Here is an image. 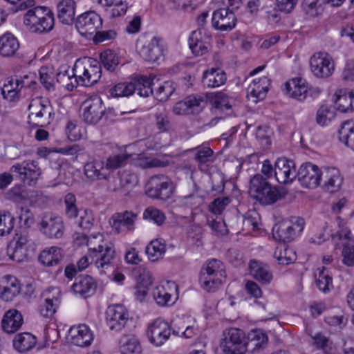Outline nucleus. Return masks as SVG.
<instances>
[{"label":"nucleus","mask_w":354,"mask_h":354,"mask_svg":"<svg viewBox=\"0 0 354 354\" xmlns=\"http://www.w3.org/2000/svg\"><path fill=\"white\" fill-rule=\"evenodd\" d=\"M310 67L313 75L318 78H328L335 71L332 57L326 52H318L310 59Z\"/></svg>","instance_id":"10"},{"label":"nucleus","mask_w":354,"mask_h":354,"mask_svg":"<svg viewBox=\"0 0 354 354\" xmlns=\"http://www.w3.org/2000/svg\"><path fill=\"white\" fill-rule=\"evenodd\" d=\"M212 21L216 29L229 31L234 28L236 19L234 13L229 9L221 8L214 12Z\"/></svg>","instance_id":"23"},{"label":"nucleus","mask_w":354,"mask_h":354,"mask_svg":"<svg viewBox=\"0 0 354 354\" xmlns=\"http://www.w3.org/2000/svg\"><path fill=\"white\" fill-rule=\"evenodd\" d=\"M131 154L127 153L111 155L106 160V169L113 171L122 167L131 160Z\"/></svg>","instance_id":"47"},{"label":"nucleus","mask_w":354,"mask_h":354,"mask_svg":"<svg viewBox=\"0 0 354 354\" xmlns=\"http://www.w3.org/2000/svg\"><path fill=\"white\" fill-rule=\"evenodd\" d=\"M34 0H26L21 3L17 10H28L24 15V24L32 32H44L53 29L54 15L45 6H35Z\"/></svg>","instance_id":"1"},{"label":"nucleus","mask_w":354,"mask_h":354,"mask_svg":"<svg viewBox=\"0 0 354 354\" xmlns=\"http://www.w3.org/2000/svg\"><path fill=\"white\" fill-rule=\"evenodd\" d=\"M175 86L172 82L166 81L159 85L155 92L156 97L159 101H166L174 92Z\"/></svg>","instance_id":"60"},{"label":"nucleus","mask_w":354,"mask_h":354,"mask_svg":"<svg viewBox=\"0 0 354 354\" xmlns=\"http://www.w3.org/2000/svg\"><path fill=\"white\" fill-rule=\"evenodd\" d=\"M223 338L220 342V346L225 354H245V333L237 328H230L225 330Z\"/></svg>","instance_id":"7"},{"label":"nucleus","mask_w":354,"mask_h":354,"mask_svg":"<svg viewBox=\"0 0 354 354\" xmlns=\"http://www.w3.org/2000/svg\"><path fill=\"white\" fill-rule=\"evenodd\" d=\"M274 174L277 180L281 184L292 183L297 174L295 162L286 158H279L277 160Z\"/></svg>","instance_id":"18"},{"label":"nucleus","mask_w":354,"mask_h":354,"mask_svg":"<svg viewBox=\"0 0 354 354\" xmlns=\"http://www.w3.org/2000/svg\"><path fill=\"white\" fill-rule=\"evenodd\" d=\"M165 252V241L162 239L151 241L146 248V253L151 261H156L162 259Z\"/></svg>","instance_id":"44"},{"label":"nucleus","mask_w":354,"mask_h":354,"mask_svg":"<svg viewBox=\"0 0 354 354\" xmlns=\"http://www.w3.org/2000/svg\"><path fill=\"white\" fill-rule=\"evenodd\" d=\"M154 78L155 77L151 78V76L149 77L140 76L133 80V84L136 86V91L140 96L146 97L153 94L152 86L153 85Z\"/></svg>","instance_id":"45"},{"label":"nucleus","mask_w":354,"mask_h":354,"mask_svg":"<svg viewBox=\"0 0 354 354\" xmlns=\"http://www.w3.org/2000/svg\"><path fill=\"white\" fill-rule=\"evenodd\" d=\"M136 283L149 287L153 281L152 273L146 267L141 266L135 270Z\"/></svg>","instance_id":"56"},{"label":"nucleus","mask_w":354,"mask_h":354,"mask_svg":"<svg viewBox=\"0 0 354 354\" xmlns=\"http://www.w3.org/2000/svg\"><path fill=\"white\" fill-rule=\"evenodd\" d=\"M100 60L105 68L113 71L119 64V57L111 50H106L100 54Z\"/></svg>","instance_id":"52"},{"label":"nucleus","mask_w":354,"mask_h":354,"mask_svg":"<svg viewBox=\"0 0 354 354\" xmlns=\"http://www.w3.org/2000/svg\"><path fill=\"white\" fill-rule=\"evenodd\" d=\"M102 19L94 11L86 12L77 17L75 26L78 32L85 37L92 35L102 28Z\"/></svg>","instance_id":"15"},{"label":"nucleus","mask_w":354,"mask_h":354,"mask_svg":"<svg viewBox=\"0 0 354 354\" xmlns=\"http://www.w3.org/2000/svg\"><path fill=\"white\" fill-rule=\"evenodd\" d=\"M14 217L9 212L0 214V236L10 234L14 227Z\"/></svg>","instance_id":"59"},{"label":"nucleus","mask_w":354,"mask_h":354,"mask_svg":"<svg viewBox=\"0 0 354 354\" xmlns=\"http://www.w3.org/2000/svg\"><path fill=\"white\" fill-rule=\"evenodd\" d=\"M106 170L104 162L97 160L87 162L84 168L86 178L91 180H106L109 174Z\"/></svg>","instance_id":"39"},{"label":"nucleus","mask_w":354,"mask_h":354,"mask_svg":"<svg viewBox=\"0 0 354 354\" xmlns=\"http://www.w3.org/2000/svg\"><path fill=\"white\" fill-rule=\"evenodd\" d=\"M76 4L74 0H60L57 5V17L64 24H71L75 19Z\"/></svg>","instance_id":"38"},{"label":"nucleus","mask_w":354,"mask_h":354,"mask_svg":"<svg viewBox=\"0 0 354 354\" xmlns=\"http://www.w3.org/2000/svg\"><path fill=\"white\" fill-rule=\"evenodd\" d=\"M153 299L160 306L167 305L171 299V294L168 292L163 286H156L152 291Z\"/></svg>","instance_id":"61"},{"label":"nucleus","mask_w":354,"mask_h":354,"mask_svg":"<svg viewBox=\"0 0 354 354\" xmlns=\"http://www.w3.org/2000/svg\"><path fill=\"white\" fill-rule=\"evenodd\" d=\"M17 38L10 32L0 35V55L10 57L16 55L19 49Z\"/></svg>","instance_id":"34"},{"label":"nucleus","mask_w":354,"mask_h":354,"mask_svg":"<svg viewBox=\"0 0 354 354\" xmlns=\"http://www.w3.org/2000/svg\"><path fill=\"white\" fill-rule=\"evenodd\" d=\"M174 190L172 181L163 175L152 176L145 187V192L148 196L162 200L169 198Z\"/></svg>","instance_id":"9"},{"label":"nucleus","mask_w":354,"mask_h":354,"mask_svg":"<svg viewBox=\"0 0 354 354\" xmlns=\"http://www.w3.org/2000/svg\"><path fill=\"white\" fill-rule=\"evenodd\" d=\"M39 230L50 239H60L64 233L62 218L53 213L47 212L40 217Z\"/></svg>","instance_id":"11"},{"label":"nucleus","mask_w":354,"mask_h":354,"mask_svg":"<svg viewBox=\"0 0 354 354\" xmlns=\"http://www.w3.org/2000/svg\"><path fill=\"white\" fill-rule=\"evenodd\" d=\"M171 333L169 324L158 318L149 324L147 336L151 344L156 346H161L169 339Z\"/></svg>","instance_id":"13"},{"label":"nucleus","mask_w":354,"mask_h":354,"mask_svg":"<svg viewBox=\"0 0 354 354\" xmlns=\"http://www.w3.org/2000/svg\"><path fill=\"white\" fill-rule=\"evenodd\" d=\"M76 223L78 226L84 230H89L94 225L95 218L93 212L90 209H80Z\"/></svg>","instance_id":"54"},{"label":"nucleus","mask_w":354,"mask_h":354,"mask_svg":"<svg viewBox=\"0 0 354 354\" xmlns=\"http://www.w3.org/2000/svg\"><path fill=\"white\" fill-rule=\"evenodd\" d=\"M35 344V337L29 333H19L13 339V346L21 353L32 349Z\"/></svg>","instance_id":"43"},{"label":"nucleus","mask_w":354,"mask_h":354,"mask_svg":"<svg viewBox=\"0 0 354 354\" xmlns=\"http://www.w3.org/2000/svg\"><path fill=\"white\" fill-rule=\"evenodd\" d=\"M136 218L137 214L130 211L117 212L111 216V225L117 234L130 232L135 228Z\"/></svg>","instance_id":"21"},{"label":"nucleus","mask_w":354,"mask_h":354,"mask_svg":"<svg viewBox=\"0 0 354 354\" xmlns=\"http://www.w3.org/2000/svg\"><path fill=\"white\" fill-rule=\"evenodd\" d=\"M68 336L73 344L80 347L89 346L93 339V333L85 324L71 327Z\"/></svg>","instance_id":"25"},{"label":"nucleus","mask_w":354,"mask_h":354,"mask_svg":"<svg viewBox=\"0 0 354 354\" xmlns=\"http://www.w3.org/2000/svg\"><path fill=\"white\" fill-rule=\"evenodd\" d=\"M59 295L60 291L56 288H51L45 293L44 302L40 306V313L42 316L49 317L55 313L59 304Z\"/></svg>","instance_id":"31"},{"label":"nucleus","mask_w":354,"mask_h":354,"mask_svg":"<svg viewBox=\"0 0 354 354\" xmlns=\"http://www.w3.org/2000/svg\"><path fill=\"white\" fill-rule=\"evenodd\" d=\"M304 221L299 217L292 218L290 221H283L272 228V235L275 240L283 243L294 240L303 231Z\"/></svg>","instance_id":"8"},{"label":"nucleus","mask_w":354,"mask_h":354,"mask_svg":"<svg viewBox=\"0 0 354 354\" xmlns=\"http://www.w3.org/2000/svg\"><path fill=\"white\" fill-rule=\"evenodd\" d=\"M249 194L263 205L273 204L281 198L278 189L272 186L261 174H256L250 179Z\"/></svg>","instance_id":"3"},{"label":"nucleus","mask_w":354,"mask_h":354,"mask_svg":"<svg viewBox=\"0 0 354 354\" xmlns=\"http://www.w3.org/2000/svg\"><path fill=\"white\" fill-rule=\"evenodd\" d=\"M334 97L338 111L342 113L354 111V91L339 89L335 92Z\"/></svg>","instance_id":"37"},{"label":"nucleus","mask_w":354,"mask_h":354,"mask_svg":"<svg viewBox=\"0 0 354 354\" xmlns=\"http://www.w3.org/2000/svg\"><path fill=\"white\" fill-rule=\"evenodd\" d=\"M16 173L18 177L27 183L36 181L41 174L38 164L35 160H26L12 165L10 170Z\"/></svg>","instance_id":"20"},{"label":"nucleus","mask_w":354,"mask_h":354,"mask_svg":"<svg viewBox=\"0 0 354 354\" xmlns=\"http://www.w3.org/2000/svg\"><path fill=\"white\" fill-rule=\"evenodd\" d=\"M246 351L254 353L263 348L268 343V336L261 330H252L245 337Z\"/></svg>","instance_id":"36"},{"label":"nucleus","mask_w":354,"mask_h":354,"mask_svg":"<svg viewBox=\"0 0 354 354\" xmlns=\"http://www.w3.org/2000/svg\"><path fill=\"white\" fill-rule=\"evenodd\" d=\"M122 347L124 354H139L141 352L138 339L133 336L128 337Z\"/></svg>","instance_id":"64"},{"label":"nucleus","mask_w":354,"mask_h":354,"mask_svg":"<svg viewBox=\"0 0 354 354\" xmlns=\"http://www.w3.org/2000/svg\"><path fill=\"white\" fill-rule=\"evenodd\" d=\"M337 221L339 230L336 233V236H338L339 239H346L354 241V236L351 234L348 221L342 219L341 217L338 216L337 218Z\"/></svg>","instance_id":"63"},{"label":"nucleus","mask_w":354,"mask_h":354,"mask_svg":"<svg viewBox=\"0 0 354 354\" xmlns=\"http://www.w3.org/2000/svg\"><path fill=\"white\" fill-rule=\"evenodd\" d=\"M251 276L262 284H269L273 279L272 273L267 264L252 260L249 265Z\"/></svg>","instance_id":"30"},{"label":"nucleus","mask_w":354,"mask_h":354,"mask_svg":"<svg viewBox=\"0 0 354 354\" xmlns=\"http://www.w3.org/2000/svg\"><path fill=\"white\" fill-rule=\"evenodd\" d=\"M274 256L279 263L282 265H288L296 260L295 252L285 244L277 248Z\"/></svg>","instance_id":"46"},{"label":"nucleus","mask_w":354,"mask_h":354,"mask_svg":"<svg viewBox=\"0 0 354 354\" xmlns=\"http://www.w3.org/2000/svg\"><path fill=\"white\" fill-rule=\"evenodd\" d=\"M55 73L52 68L42 67L39 70L41 84L48 91L54 88Z\"/></svg>","instance_id":"57"},{"label":"nucleus","mask_w":354,"mask_h":354,"mask_svg":"<svg viewBox=\"0 0 354 354\" xmlns=\"http://www.w3.org/2000/svg\"><path fill=\"white\" fill-rule=\"evenodd\" d=\"M339 139L345 145L354 149V122H345L339 130Z\"/></svg>","instance_id":"49"},{"label":"nucleus","mask_w":354,"mask_h":354,"mask_svg":"<svg viewBox=\"0 0 354 354\" xmlns=\"http://www.w3.org/2000/svg\"><path fill=\"white\" fill-rule=\"evenodd\" d=\"M20 291V284L14 277L6 276L0 282V298L5 301H12Z\"/></svg>","instance_id":"27"},{"label":"nucleus","mask_w":354,"mask_h":354,"mask_svg":"<svg viewBox=\"0 0 354 354\" xmlns=\"http://www.w3.org/2000/svg\"><path fill=\"white\" fill-rule=\"evenodd\" d=\"M57 81L70 91H73L77 85H80L77 77L73 75V69L71 71V74L68 71L57 73Z\"/></svg>","instance_id":"53"},{"label":"nucleus","mask_w":354,"mask_h":354,"mask_svg":"<svg viewBox=\"0 0 354 354\" xmlns=\"http://www.w3.org/2000/svg\"><path fill=\"white\" fill-rule=\"evenodd\" d=\"M154 126L160 132H169L172 130V124L165 110L159 111L155 113Z\"/></svg>","instance_id":"51"},{"label":"nucleus","mask_w":354,"mask_h":354,"mask_svg":"<svg viewBox=\"0 0 354 354\" xmlns=\"http://www.w3.org/2000/svg\"><path fill=\"white\" fill-rule=\"evenodd\" d=\"M88 251L97 257L95 266L102 272H104L111 266L112 260L115 257V250L111 244L104 243L103 235L100 233L93 234L88 238L86 244Z\"/></svg>","instance_id":"4"},{"label":"nucleus","mask_w":354,"mask_h":354,"mask_svg":"<svg viewBox=\"0 0 354 354\" xmlns=\"http://www.w3.org/2000/svg\"><path fill=\"white\" fill-rule=\"evenodd\" d=\"M24 322L23 316L16 309H10L6 312L2 321L1 327L8 333H14L18 330Z\"/></svg>","instance_id":"32"},{"label":"nucleus","mask_w":354,"mask_h":354,"mask_svg":"<svg viewBox=\"0 0 354 354\" xmlns=\"http://www.w3.org/2000/svg\"><path fill=\"white\" fill-rule=\"evenodd\" d=\"M270 80L265 76L254 79L248 88V97L255 103L263 100L268 91Z\"/></svg>","instance_id":"29"},{"label":"nucleus","mask_w":354,"mask_h":354,"mask_svg":"<svg viewBox=\"0 0 354 354\" xmlns=\"http://www.w3.org/2000/svg\"><path fill=\"white\" fill-rule=\"evenodd\" d=\"M212 37L201 28L193 31L189 38V45L192 53L196 56L207 53L210 48Z\"/></svg>","instance_id":"22"},{"label":"nucleus","mask_w":354,"mask_h":354,"mask_svg":"<svg viewBox=\"0 0 354 354\" xmlns=\"http://www.w3.org/2000/svg\"><path fill=\"white\" fill-rule=\"evenodd\" d=\"M32 83H33V81L29 80L28 75H24V77H11L3 85L2 94L5 98L12 101L18 95L22 88L30 87Z\"/></svg>","instance_id":"24"},{"label":"nucleus","mask_w":354,"mask_h":354,"mask_svg":"<svg viewBox=\"0 0 354 354\" xmlns=\"http://www.w3.org/2000/svg\"><path fill=\"white\" fill-rule=\"evenodd\" d=\"M105 109L102 99L98 96H93L83 102L82 105V118L87 124H97L102 119Z\"/></svg>","instance_id":"14"},{"label":"nucleus","mask_w":354,"mask_h":354,"mask_svg":"<svg viewBox=\"0 0 354 354\" xmlns=\"http://www.w3.org/2000/svg\"><path fill=\"white\" fill-rule=\"evenodd\" d=\"M142 216L145 220L153 222L158 226H161L166 220L165 213L153 206L146 208L143 212Z\"/></svg>","instance_id":"50"},{"label":"nucleus","mask_w":354,"mask_h":354,"mask_svg":"<svg viewBox=\"0 0 354 354\" xmlns=\"http://www.w3.org/2000/svg\"><path fill=\"white\" fill-rule=\"evenodd\" d=\"M129 321V313L124 306L113 304L106 311V323L111 330L119 332L123 330Z\"/></svg>","instance_id":"12"},{"label":"nucleus","mask_w":354,"mask_h":354,"mask_svg":"<svg viewBox=\"0 0 354 354\" xmlns=\"http://www.w3.org/2000/svg\"><path fill=\"white\" fill-rule=\"evenodd\" d=\"M96 285L92 277L86 276L81 278L72 286V290L75 295L86 298L93 295Z\"/></svg>","instance_id":"40"},{"label":"nucleus","mask_w":354,"mask_h":354,"mask_svg":"<svg viewBox=\"0 0 354 354\" xmlns=\"http://www.w3.org/2000/svg\"><path fill=\"white\" fill-rule=\"evenodd\" d=\"M323 171L315 165L306 162L303 164L297 172L301 185L308 188H315L322 179Z\"/></svg>","instance_id":"16"},{"label":"nucleus","mask_w":354,"mask_h":354,"mask_svg":"<svg viewBox=\"0 0 354 354\" xmlns=\"http://www.w3.org/2000/svg\"><path fill=\"white\" fill-rule=\"evenodd\" d=\"M64 203L66 205L65 213L68 218H77L80 210L76 205V198L71 193L67 194L64 197Z\"/></svg>","instance_id":"58"},{"label":"nucleus","mask_w":354,"mask_h":354,"mask_svg":"<svg viewBox=\"0 0 354 354\" xmlns=\"http://www.w3.org/2000/svg\"><path fill=\"white\" fill-rule=\"evenodd\" d=\"M227 80L226 73L220 68H210L205 71L203 76V84L209 88H216L223 85Z\"/></svg>","instance_id":"35"},{"label":"nucleus","mask_w":354,"mask_h":354,"mask_svg":"<svg viewBox=\"0 0 354 354\" xmlns=\"http://www.w3.org/2000/svg\"><path fill=\"white\" fill-rule=\"evenodd\" d=\"M73 75L77 77L80 85L91 86L101 77V65L97 60L91 57L78 59L73 66Z\"/></svg>","instance_id":"2"},{"label":"nucleus","mask_w":354,"mask_h":354,"mask_svg":"<svg viewBox=\"0 0 354 354\" xmlns=\"http://www.w3.org/2000/svg\"><path fill=\"white\" fill-rule=\"evenodd\" d=\"M225 277V272L222 262L212 259L202 268L200 282L203 289L211 291L221 284Z\"/></svg>","instance_id":"5"},{"label":"nucleus","mask_w":354,"mask_h":354,"mask_svg":"<svg viewBox=\"0 0 354 354\" xmlns=\"http://www.w3.org/2000/svg\"><path fill=\"white\" fill-rule=\"evenodd\" d=\"M335 116V112L328 106H322L317 112L316 122L321 126L327 125Z\"/></svg>","instance_id":"62"},{"label":"nucleus","mask_w":354,"mask_h":354,"mask_svg":"<svg viewBox=\"0 0 354 354\" xmlns=\"http://www.w3.org/2000/svg\"><path fill=\"white\" fill-rule=\"evenodd\" d=\"M285 89L290 97L299 101L306 97L308 86L307 82L301 77L290 80L285 84Z\"/></svg>","instance_id":"28"},{"label":"nucleus","mask_w":354,"mask_h":354,"mask_svg":"<svg viewBox=\"0 0 354 354\" xmlns=\"http://www.w3.org/2000/svg\"><path fill=\"white\" fill-rule=\"evenodd\" d=\"M165 49V41L161 38L153 37L143 44L140 49V55L147 62H156L163 57Z\"/></svg>","instance_id":"17"},{"label":"nucleus","mask_w":354,"mask_h":354,"mask_svg":"<svg viewBox=\"0 0 354 354\" xmlns=\"http://www.w3.org/2000/svg\"><path fill=\"white\" fill-rule=\"evenodd\" d=\"M131 160L136 166L142 169L165 167L168 165V161H163L158 158L148 157L142 154L131 155Z\"/></svg>","instance_id":"41"},{"label":"nucleus","mask_w":354,"mask_h":354,"mask_svg":"<svg viewBox=\"0 0 354 354\" xmlns=\"http://www.w3.org/2000/svg\"><path fill=\"white\" fill-rule=\"evenodd\" d=\"M203 102L201 98L190 95L184 100L176 102L173 107V112L176 115L198 113L202 110Z\"/></svg>","instance_id":"26"},{"label":"nucleus","mask_w":354,"mask_h":354,"mask_svg":"<svg viewBox=\"0 0 354 354\" xmlns=\"http://www.w3.org/2000/svg\"><path fill=\"white\" fill-rule=\"evenodd\" d=\"M316 285L319 290L325 293L333 288V279L324 267L319 271V275L316 279Z\"/></svg>","instance_id":"55"},{"label":"nucleus","mask_w":354,"mask_h":354,"mask_svg":"<svg viewBox=\"0 0 354 354\" xmlns=\"http://www.w3.org/2000/svg\"><path fill=\"white\" fill-rule=\"evenodd\" d=\"M136 86L133 81L120 82L113 86L110 91V95L114 97H129L136 91Z\"/></svg>","instance_id":"48"},{"label":"nucleus","mask_w":354,"mask_h":354,"mask_svg":"<svg viewBox=\"0 0 354 354\" xmlns=\"http://www.w3.org/2000/svg\"><path fill=\"white\" fill-rule=\"evenodd\" d=\"M28 122L34 126L45 127L51 123L54 112L52 106L41 98L32 100L29 106Z\"/></svg>","instance_id":"6"},{"label":"nucleus","mask_w":354,"mask_h":354,"mask_svg":"<svg viewBox=\"0 0 354 354\" xmlns=\"http://www.w3.org/2000/svg\"><path fill=\"white\" fill-rule=\"evenodd\" d=\"M60 248L53 246L43 250L39 256V261L45 266H54L62 260Z\"/></svg>","instance_id":"42"},{"label":"nucleus","mask_w":354,"mask_h":354,"mask_svg":"<svg viewBox=\"0 0 354 354\" xmlns=\"http://www.w3.org/2000/svg\"><path fill=\"white\" fill-rule=\"evenodd\" d=\"M322 178L324 188L330 193L337 192L343 182L339 171L335 167H326L323 171Z\"/></svg>","instance_id":"33"},{"label":"nucleus","mask_w":354,"mask_h":354,"mask_svg":"<svg viewBox=\"0 0 354 354\" xmlns=\"http://www.w3.org/2000/svg\"><path fill=\"white\" fill-rule=\"evenodd\" d=\"M28 239L26 235L16 234L10 241L7 254L10 259L20 263L28 259Z\"/></svg>","instance_id":"19"}]
</instances>
